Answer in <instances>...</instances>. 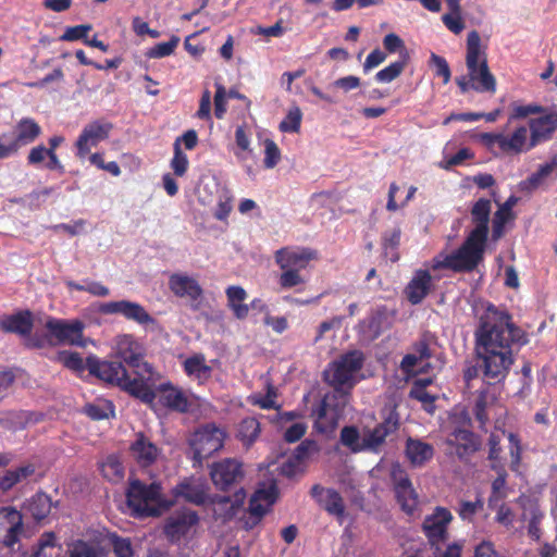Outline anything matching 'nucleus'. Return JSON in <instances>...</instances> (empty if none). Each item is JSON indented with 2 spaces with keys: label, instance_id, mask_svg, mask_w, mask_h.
I'll return each instance as SVG.
<instances>
[{
  "label": "nucleus",
  "instance_id": "nucleus-1",
  "mask_svg": "<svg viewBox=\"0 0 557 557\" xmlns=\"http://www.w3.org/2000/svg\"><path fill=\"white\" fill-rule=\"evenodd\" d=\"M474 339L479 362L463 370V380L468 386L481 373L488 383L504 381L515 362L513 348H520L529 342L524 331L512 322L511 314L492 302H487L479 318Z\"/></svg>",
  "mask_w": 557,
  "mask_h": 557
},
{
  "label": "nucleus",
  "instance_id": "nucleus-2",
  "mask_svg": "<svg viewBox=\"0 0 557 557\" xmlns=\"http://www.w3.org/2000/svg\"><path fill=\"white\" fill-rule=\"evenodd\" d=\"M324 381L333 387L322 400L317 424L323 432H332L345 418L348 404V352L329 364L323 372Z\"/></svg>",
  "mask_w": 557,
  "mask_h": 557
},
{
  "label": "nucleus",
  "instance_id": "nucleus-3",
  "mask_svg": "<svg viewBox=\"0 0 557 557\" xmlns=\"http://www.w3.org/2000/svg\"><path fill=\"white\" fill-rule=\"evenodd\" d=\"M466 66L467 75L456 77L461 94L469 90L492 95L496 92V78L490 70L487 54L481 47V37L476 30H471L467 37Z\"/></svg>",
  "mask_w": 557,
  "mask_h": 557
},
{
  "label": "nucleus",
  "instance_id": "nucleus-4",
  "mask_svg": "<svg viewBox=\"0 0 557 557\" xmlns=\"http://www.w3.org/2000/svg\"><path fill=\"white\" fill-rule=\"evenodd\" d=\"M86 368L91 375L121 387L144 403L151 404L156 398L148 383L131 379L121 361H102L95 356H89L86 358Z\"/></svg>",
  "mask_w": 557,
  "mask_h": 557
},
{
  "label": "nucleus",
  "instance_id": "nucleus-5",
  "mask_svg": "<svg viewBox=\"0 0 557 557\" xmlns=\"http://www.w3.org/2000/svg\"><path fill=\"white\" fill-rule=\"evenodd\" d=\"M128 507L136 517H159L175 504V499L162 496V486L158 482L145 484L132 480L126 492Z\"/></svg>",
  "mask_w": 557,
  "mask_h": 557
},
{
  "label": "nucleus",
  "instance_id": "nucleus-6",
  "mask_svg": "<svg viewBox=\"0 0 557 557\" xmlns=\"http://www.w3.org/2000/svg\"><path fill=\"white\" fill-rule=\"evenodd\" d=\"M486 239L469 234L461 246L443 260H436L434 269H448L456 273L474 271L484 259Z\"/></svg>",
  "mask_w": 557,
  "mask_h": 557
},
{
  "label": "nucleus",
  "instance_id": "nucleus-7",
  "mask_svg": "<svg viewBox=\"0 0 557 557\" xmlns=\"http://www.w3.org/2000/svg\"><path fill=\"white\" fill-rule=\"evenodd\" d=\"M226 433L214 423H207L197 428L189 436L188 444L193 451V459L201 463L222 449Z\"/></svg>",
  "mask_w": 557,
  "mask_h": 557
},
{
  "label": "nucleus",
  "instance_id": "nucleus-8",
  "mask_svg": "<svg viewBox=\"0 0 557 557\" xmlns=\"http://www.w3.org/2000/svg\"><path fill=\"white\" fill-rule=\"evenodd\" d=\"M116 357L134 370V379L141 382L152 380L153 371L150 363L145 361L144 348L132 335H122L116 341Z\"/></svg>",
  "mask_w": 557,
  "mask_h": 557
},
{
  "label": "nucleus",
  "instance_id": "nucleus-9",
  "mask_svg": "<svg viewBox=\"0 0 557 557\" xmlns=\"http://www.w3.org/2000/svg\"><path fill=\"white\" fill-rule=\"evenodd\" d=\"M454 520L451 511L442 506H436L432 513L426 515L421 524V531L431 549L440 552L449 539V525Z\"/></svg>",
  "mask_w": 557,
  "mask_h": 557
},
{
  "label": "nucleus",
  "instance_id": "nucleus-10",
  "mask_svg": "<svg viewBox=\"0 0 557 557\" xmlns=\"http://www.w3.org/2000/svg\"><path fill=\"white\" fill-rule=\"evenodd\" d=\"M209 490L210 487L207 483L194 478H185L173 487L172 494L175 499L183 498L185 502L196 506H202L208 502L211 504L230 502L228 496H214L211 498Z\"/></svg>",
  "mask_w": 557,
  "mask_h": 557
},
{
  "label": "nucleus",
  "instance_id": "nucleus-11",
  "mask_svg": "<svg viewBox=\"0 0 557 557\" xmlns=\"http://www.w3.org/2000/svg\"><path fill=\"white\" fill-rule=\"evenodd\" d=\"M391 479L394 485L396 500L401 510L408 516H413L418 510L419 498L406 470L399 465L393 466Z\"/></svg>",
  "mask_w": 557,
  "mask_h": 557
},
{
  "label": "nucleus",
  "instance_id": "nucleus-12",
  "mask_svg": "<svg viewBox=\"0 0 557 557\" xmlns=\"http://www.w3.org/2000/svg\"><path fill=\"white\" fill-rule=\"evenodd\" d=\"M99 311L103 314H121L125 319L134 321L151 330L159 327L158 321L138 302L119 300L102 304Z\"/></svg>",
  "mask_w": 557,
  "mask_h": 557
},
{
  "label": "nucleus",
  "instance_id": "nucleus-13",
  "mask_svg": "<svg viewBox=\"0 0 557 557\" xmlns=\"http://www.w3.org/2000/svg\"><path fill=\"white\" fill-rule=\"evenodd\" d=\"M243 463L235 458H225L213 462L210 467V478L220 491H227L244 479Z\"/></svg>",
  "mask_w": 557,
  "mask_h": 557
},
{
  "label": "nucleus",
  "instance_id": "nucleus-14",
  "mask_svg": "<svg viewBox=\"0 0 557 557\" xmlns=\"http://www.w3.org/2000/svg\"><path fill=\"white\" fill-rule=\"evenodd\" d=\"M115 557H134L132 541L115 533L108 536ZM69 557H100L97 547L88 542L78 540L67 550Z\"/></svg>",
  "mask_w": 557,
  "mask_h": 557
},
{
  "label": "nucleus",
  "instance_id": "nucleus-15",
  "mask_svg": "<svg viewBox=\"0 0 557 557\" xmlns=\"http://www.w3.org/2000/svg\"><path fill=\"white\" fill-rule=\"evenodd\" d=\"M85 324L79 320L65 321L50 318L46 322V329L57 344L85 347L83 337Z\"/></svg>",
  "mask_w": 557,
  "mask_h": 557
},
{
  "label": "nucleus",
  "instance_id": "nucleus-16",
  "mask_svg": "<svg viewBox=\"0 0 557 557\" xmlns=\"http://www.w3.org/2000/svg\"><path fill=\"white\" fill-rule=\"evenodd\" d=\"M199 523L195 510L183 508L171 513L164 522L163 533L171 542H178Z\"/></svg>",
  "mask_w": 557,
  "mask_h": 557
},
{
  "label": "nucleus",
  "instance_id": "nucleus-17",
  "mask_svg": "<svg viewBox=\"0 0 557 557\" xmlns=\"http://www.w3.org/2000/svg\"><path fill=\"white\" fill-rule=\"evenodd\" d=\"M112 123L104 120H96L88 123L76 140L77 156L85 158L100 141L106 140L112 131Z\"/></svg>",
  "mask_w": 557,
  "mask_h": 557
},
{
  "label": "nucleus",
  "instance_id": "nucleus-18",
  "mask_svg": "<svg viewBox=\"0 0 557 557\" xmlns=\"http://www.w3.org/2000/svg\"><path fill=\"white\" fill-rule=\"evenodd\" d=\"M275 262L281 269H306L310 261L318 259V252L305 247H283L275 251Z\"/></svg>",
  "mask_w": 557,
  "mask_h": 557
},
{
  "label": "nucleus",
  "instance_id": "nucleus-19",
  "mask_svg": "<svg viewBox=\"0 0 557 557\" xmlns=\"http://www.w3.org/2000/svg\"><path fill=\"white\" fill-rule=\"evenodd\" d=\"M447 446L460 460H465L478 451L481 441L478 435L467 429L457 428L446 438Z\"/></svg>",
  "mask_w": 557,
  "mask_h": 557
},
{
  "label": "nucleus",
  "instance_id": "nucleus-20",
  "mask_svg": "<svg viewBox=\"0 0 557 557\" xmlns=\"http://www.w3.org/2000/svg\"><path fill=\"white\" fill-rule=\"evenodd\" d=\"M0 530L4 531L1 542L13 547L23 532V516L14 507H0Z\"/></svg>",
  "mask_w": 557,
  "mask_h": 557
},
{
  "label": "nucleus",
  "instance_id": "nucleus-21",
  "mask_svg": "<svg viewBox=\"0 0 557 557\" xmlns=\"http://www.w3.org/2000/svg\"><path fill=\"white\" fill-rule=\"evenodd\" d=\"M311 496L330 515L335 516L341 522L345 517L344 499L339 493L333 488H324L315 484L310 490Z\"/></svg>",
  "mask_w": 557,
  "mask_h": 557
},
{
  "label": "nucleus",
  "instance_id": "nucleus-22",
  "mask_svg": "<svg viewBox=\"0 0 557 557\" xmlns=\"http://www.w3.org/2000/svg\"><path fill=\"white\" fill-rule=\"evenodd\" d=\"M529 147H535L552 138L557 129V112H550L543 116L531 119Z\"/></svg>",
  "mask_w": 557,
  "mask_h": 557
},
{
  "label": "nucleus",
  "instance_id": "nucleus-23",
  "mask_svg": "<svg viewBox=\"0 0 557 557\" xmlns=\"http://www.w3.org/2000/svg\"><path fill=\"white\" fill-rule=\"evenodd\" d=\"M169 288L175 296L188 298L193 302H198L203 294L202 287L195 278L181 273H174L170 276Z\"/></svg>",
  "mask_w": 557,
  "mask_h": 557
},
{
  "label": "nucleus",
  "instance_id": "nucleus-24",
  "mask_svg": "<svg viewBox=\"0 0 557 557\" xmlns=\"http://www.w3.org/2000/svg\"><path fill=\"white\" fill-rule=\"evenodd\" d=\"M432 288V276L428 270H417L405 287V296L411 305H419Z\"/></svg>",
  "mask_w": 557,
  "mask_h": 557
},
{
  "label": "nucleus",
  "instance_id": "nucleus-25",
  "mask_svg": "<svg viewBox=\"0 0 557 557\" xmlns=\"http://www.w3.org/2000/svg\"><path fill=\"white\" fill-rule=\"evenodd\" d=\"M398 426V414L396 412H389L383 422L364 435L363 447L370 450H376L389 434L397 431Z\"/></svg>",
  "mask_w": 557,
  "mask_h": 557
},
{
  "label": "nucleus",
  "instance_id": "nucleus-26",
  "mask_svg": "<svg viewBox=\"0 0 557 557\" xmlns=\"http://www.w3.org/2000/svg\"><path fill=\"white\" fill-rule=\"evenodd\" d=\"M160 403L172 411L187 412L190 401L187 395L178 387L170 383H163L159 386Z\"/></svg>",
  "mask_w": 557,
  "mask_h": 557
},
{
  "label": "nucleus",
  "instance_id": "nucleus-27",
  "mask_svg": "<svg viewBox=\"0 0 557 557\" xmlns=\"http://www.w3.org/2000/svg\"><path fill=\"white\" fill-rule=\"evenodd\" d=\"M34 326L33 314L29 310L0 318V330L20 336H28Z\"/></svg>",
  "mask_w": 557,
  "mask_h": 557
},
{
  "label": "nucleus",
  "instance_id": "nucleus-28",
  "mask_svg": "<svg viewBox=\"0 0 557 557\" xmlns=\"http://www.w3.org/2000/svg\"><path fill=\"white\" fill-rule=\"evenodd\" d=\"M491 210L492 205L490 199L480 198L473 203L471 208V219L475 226L469 234L487 240Z\"/></svg>",
  "mask_w": 557,
  "mask_h": 557
},
{
  "label": "nucleus",
  "instance_id": "nucleus-29",
  "mask_svg": "<svg viewBox=\"0 0 557 557\" xmlns=\"http://www.w3.org/2000/svg\"><path fill=\"white\" fill-rule=\"evenodd\" d=\"M405 454L411 466L420 468L433 458L434 447L421 440L408 437Z\"/></svg>",
  "mask_w": 557,
  "mask_h": 557
},
{
  "label": "nucleus",
  "instance_id": "nucleus-30",
  "mask_svg": "<svg viewBox=\"0 0 557 557\" xmlns=\"http://www.w3.org/2000/svg\"><path fill=\"white\" fill-rule=\"evenodd\" d=\"M276 487L257 490L249 500V513L256 519V523L267 513V510L276 499Z\"/></svg>",
  "mask_w": 557,
  "mask_h": 557
},
{
  "label": "nucleus",
  "instance_id": "nucleus-31",
  "mask_svg": "<svg viewBox=\"0 0 557 557\" xmlns=\"http://www.w3.org/2000/svg\"><path fill=\"white\" fill-rule=\"evenodd\" d=\"M529 129L527 126H518L510 135L503 134V153L517 156L531 150L529 147Z\"/></svg>",
  "mask_w": 557,
  "mask_h": 557
},
{
  "label": "nucleus",
  "instance_id": "nucleus-32",
  "mask_svg": "<svg viewBox=\"0 0 557 557\" xmlns=\"http://www.w3.org/2000/svg\"><path fill=\"white\" fill-rule=\"evenodd\" d=\"M131 450L141 467L150 466L154 462L158 456L157 446L143 434H139L136 441L132 444Z\"/></svg>",
  "mask_w": 557,
  "mask_h": 557
},
{
  "label": "nucleus",
  "instance_id": "nucleus-33",
  "mask_svg": "<svg viewBox=\"0 0 557 557\" xmlns=\"http://www.w3.org/2000/svg\"><path fill=\"white\" fill-rule=\"evenodd\" d=\"M36 471L33 463H26L15 469H9L0 473V491L5 493L16 484L32 476Z\"/></svg>",
  "mask_w": 557,
  "mask_h": 557
},
{
  "label": "nucleus",
  "instance_id": "nucleus-34",
  "mask_svg": "<svg viewBox=\"0 0 557 557\" xmlns=\"http://www.w3.org/2000/svg\"><path fill=\"white\" fill-rule=\"evenodd\" d=\"M430 384H432V379L416 380L410 388L409 397L420 401L425 411H428L429 413H433L435 410L434 403L436 400V396L431 395L426 391V387Z\"/></svg>",
  "mask_w": 557,
  "mask_h": 557
},
{
  "label": "nucleus",
  "instance_id": "nucleus-35",
  "mask_svg": "<svg viewBox=\"0 0 557 557\" xmlns=\"http://www.w3.org/2000/svg\"><path fill=\"white\" fill-rule=\"evenodd\" d=\"M41 133L40 126L33 119H22L12 134L20 147L33 143Z\"/></svg>",
  "mask_w": 557,
  "mask_h": 557
},
{
  "label": "nucleus",
  "instance_id": "nucleus-36",
  "mask_svg": "<svg viewBox=\"0 0 557 557\" xmlns=\"http://www.w3.org/2000/svg\"><path fill=\"white\" fill-rule=\"evenodd\" d=\"M226 296L230 308L237 319H245L248 315L249 308L244 304L247 294L240 286H230L226 289Z\"/></svg>",
  "mask_w": 557,
  "mask_h": 557
},
{
  "label": "nucleus",
  "instance_id": "nucleus-37",
  "mask_svg": "<svg viewBox=\"0 0 557 557\" xmlns=\"http://www.w3.org/2000/svg\"><path fill=\"white\" fill-rule=\"evenodd\" d=\"M184 369L188 375L195 376L199 382L206 381L211 376L212 369L206 364L202 355L189 357L184 362Z\"/></svg>",
  "mask_w": 557,
  "mask_h": 557
},
{
  "label": "nucleus",
  "instance_id": "nucleus-38",
  "mask_svg": "<svg viewBox=\"0 0 557 557\" xmlns=\"http://www.w3.org/2000/svg\"><path fill=\"white\" fill-rule=\"evenodd\" d=\"M27 508L32 517L35 520L40 521L48 517V515L50 513L52 508V502L50 496H48L47 494L37 493L30 498Z\"/></svg>",
  "mask_w": 557,
  "mask_h": 557
},
{
  "label": "nucleus",
  "instance_id": "nucleus-39",
  "mask_svg": "<svg viewBox=\"0 0 557 557\" xmlns=\"http://www.w3.org/2000/svg\"><path fill=\"white\" fill-rule=\"evenodd\" d=\"M409 52H403V59H398L397 61L391 63L388 66L379 71L375 74V79L379 83H391L395 78H397L405 70L409 62Z\"/></svg>",
  "mask_w": 557,
  "mask_h": 557
},
{
  "label": "nucleus",
  "instance_id": "nucleus-40",
  "mask_svg": "<svg viewBox=\"0 0 557 557\" xmlns=\"http://www.w3.org/2000/svg\"><path fill=\"white\" fill-rule=\"evenodd\" d=\"M102 475L110 482L116 483L124 478V467L120 458L115 455H110L101 463Z\"/></svg>",
  "mask_w": 557,
  "mask_h": 557
},
{
  "label": "nucleus",
  "instance_id": "nucleus-41",
  "mask_svg": "<svg viewBox=\"0 0 557 557\" xmlns=\"http://www.w3.org/2000/svg\"><path fill=\"white\" fill-rule=\"evenodd\" d=\"M401 237V228L400 226H395L391 231H387L383 234V249L386 257L391 259V261L395 262L399 259V255L397 249L400 244Z\"/></svg>",
  "mask_w": 557,
  "mask_h": 557
},
{
  "label": "nucleus",
  "instance_id": "nucleus-42",
  "mask_svg": "<svg viewBox=\"0 0 557 557\" xmlns=\"http://www.w3.org/2000/svg\"><path fill=\"white\" fill-rule=\"evenodd\" d=\"M260 434V423L256 418L242 420L238 428V437L247 446L251 445Z\"/></svg>",
  "mask_w": 557,
  "mask_h": 557
},
{
  "label": "nucleus",
  "instance_id": "nucleus-43",
  "mask_svg": "<svg viewBox=\"0 0 557 557\" xmlns=\"http://www.w3.org/2000/svg\"><path fill=\"white\" fill-rule=\"evenodd\" d=\"M338 87L344 88L345 90H347L348 89V77H342V78L335 81L333 84H331L326 88L325 92H323L322 90H320L315 86L311 87V91H312L313 95H315L317 97H319L320 99H322L324 101L337 102L339 97L337 95L336 89Z\"/></svg>",
  "mask_w": 557,
  "mask_h": 557
},
{
  "label": "nucleus",
  "instance_id": "nucleus-44",
  "mask_svg": "<svg viewBox=\"0 0 557 557\" xmlns=\"http://www.w3.org/2000/svg\"><path fill=\"white\" fill-rule=\"evenodd\" d=\"M484 507V502L481 497H476L474 502L461 500L457 509L458 516L462 521L472 522L474 516Z\"/></svg>",
  "mask_w": 557,
  "mask_h": 557
},
{
  "label": "nucleus",
  "instance_id": "nucleus-45",
  "mask_svg": "<svg viewBox=\"0 0 557 557\" xmlns=\"http://www.w3.org/2000/svg\"><path fill=\"white\" fill-rule=\"evenodd\" d=\"M302 113L298 107L292 108L285 119L280 123V131L284 133H297L300 128Z\"/></svg>",
  "mask_w": 557,
  "mask_h": 557
},
{
  "label": "nucleus",
  "instance_id": "nucleus-46",
  "mask_svg": "<svg viewBox=\"0 0 557 557\" xmlns=\"http://www.w3.org/2000/svg\"><path fill=\"white\" fill-rule=\"evenodd\" d=\"M180 42V38L173 36L169 41L159 42L148 50L146 55L151 59H160L172 54Z\"/></svg>",
  "mask_w": 557,
  "mask_h": 557
},
{
  "label": "nucleus",
  "instance_id": "nucleus-47",
  "mask_svg": "<svg viewBox=\"0 0 557 557\" xmlns=\"http://www.w3.org/2000/svg\"><path fill=\"white\" fill-rule=\"evenodd\" d=\"M84 412L92 420H103L113 414V406L110 401L103 404H87L84 407Z\"/></svg>",
  "mask_w": 557,
  "mask_h": 557
},
{
  "label": "nucleus",
  "instance_id": "nucleus-48",
  "mask_svg": "<svg viewBox=\"0 0 557 557\" xmlns=\"http://www.w3.org/2000/svg\"><path fill=\"white\" fill-rule=\"evenodd\" d=\"M507 474L497 475L492 482V493L488 497L487 504L491 509L495 508L497 503L506 497L504 488L506 486Z\"/></svg>",
  "mask_w": 557,
  "mask_h": 557
},
{
  "label": "nucleus",
  "instance_id": "nucleus-49",
  "mask_svg": "<svg viewBox=\"0 0 557 557\" xmlns=\"http://www.w3.org/2000/svg\"><path fill=\"white\" fill-rule=\"evenodd\" d=\"M283 272L280 275L278 283L282 288H292L298 285H301L306 282L302 275H300V271L296 269H282Z\"/></svg>",
  "mask_w": 557,
  "mask_h": 557
},
{
  "label": "nucleus",
  "instance_id": "nucleus-50",
  "mask_svg": "<svg viewBox=\"0 0 557 557\" xmlns=\"http://www.w3.org/2000/svg\"><path fill=\"white\" fill-rule=\"evenodd\" d=\"M91 28L92 26L90 24H82L67 27L60 39L63 41H85V39H87V34L91 30Z\"/></svg>",
  "mask_w": 557,
  "mask_h": 557
},
{
  "label": "nucleus",
  "instance_id": "nucleus-51",
  "mask_svg": "<svg viewBox=\"0 0 557 557\" xmlns=\"http://www.w3.org/2000/svg\"><path fill=\"white\" fill-rule=\"evenodd\" d=\"M508 441H509V454L511 458V465L510 468L512 471H517L521 461V454H522V447H521V441L519 436L515 433L508 434Z\"/></svg>",
  "mask_w": 557,
  "mask_h": 557
},
{
  "label": "nucleus",
  "instance_id": "nucleus-52",
  "mask_svg": "<svg viewBox=\"0 0 557 557\" xmlns=\"http://www.w3.org/2000/svg\"><path fill=\"white\" fill-rule=\"evenodd\" d=\"M173 172L177 176H183L186 173L188 166V159L181 150L178 139L174 144V157L171 161Z\"/></svg>",
  "mask_w": 557,
  "mask_h": 557
},
{
  "label": "nucleus",
  "instance_id": "nucleus-53",
  "mask_svg": "<svg viewBox=\"0 0 557 557\" xmlns=\"http://www.w3.org/2000/svg\"><path fill=\"white\" fill-rule=\"evenodd\" d=\"M486 406H487V394L485 391H482L479 393V395L475 399V403H474V407H473L474 417L481 426H484L488 422Z\"/></svg>",
  "mask_w": 557,
  "mask_h": 557
},
{
  "label": "nucleus",
  "instance_id": "nucleus-54",
  "mask_svg": "<svg viewBox=\"0 0 557 557\" xmlns=\"http://www.w3.org/2000/svg\"><path fill=\"white\" fill-rule=\"evenodd\" d=\"M264 147V166L267 169H273L281 160V151L277 145L272 139H265Z\"/></svg>",
  "mask_w": 557,
  "mask_h": 557
},
{
  "label": "nucleus",
  "instance_id": "nucleus-55",
  "mask_svg": "<svg viewBox=\"0 0 557 557\" xmlns=\"http://www.w3.org/2000/svg\"><path fill=\"white\" fill-rule=\"evenodd\" d=\"M444 25L454 34H460L465 28V22L461 17L460 11H449L442 16Z\"/></svg>",
  "mask_w": 557,
  "mask_h": 557
},
{
  "label": "nucleus",
  "instance_id": "nucleus-56",
  "mask_svg": "<svg viewBox=\"0 0 557 557\" xmlns=\"http://www.w3.org/2000/svg\"><path fill=\"white\" fill-rule=\"evenodd\" d=\"M473 557H507L496 549L495 543L490 540H483L475 545Z\"/></svg>",
  "mask_w": 557,
  "mask_h": 557
},
{
  "label": "nucleus",
  "instance_id": "nucleus-57",
  "mask_svg": "<svg viewBox=\"0 0 557 557\" xmlns=\"http://www.w3.org/2000/svg\"><path fill=\"white\" fill-rule=\"evenodd\" d=\"M430 344H431V335H430V333H424L412 345V350H413L412 354L416 355L421 361L430 359L432 357Z\"/></svg>",
  "mask_w": 557,
  "mask_h": 557
},
{
  "label": "nucleus",
  "instance_id": "nucleus-58",
  "mask_svg": "<svg viewBox=\"0 0 557 557\" xmlns=\"http://www.w3.org/2000/svg\"><path fill=\"white\" fill-rule=\"evenodd\" d=\"M383 46L385 50L389 53H399V59H403V52H408L404 40L396 34L391 33L387 34L383 39Z\"/></svg>",
  "mask_w": 557,
  "mask_h": 557
},
{
  "label": "nucleus",
  "instance_id": "nucleus-59",
  "mask_svg": "<svg viewBox=\"0 0 557 557\" xmlns=\"http://www.w3.org/2000/svg\"><path fill=\"white\" fill-rule=\"evenodd\" d=\"M277 396L276 388L271 384H268V391L264 396L258 397L253 404L258 405L262 409H275L278 411L281 409V405H277L275 398Z\"/></svg>",
  "mask_w": 557,
  "mask_h": 557
},
{
  "label": "nucleus",
  "instance_id": "nucleus-60",
  "mask_svg": "<svg viewBox=\"0 0 557 557\" xmlns=\"http://www.w3.org/2000/svg\"><path fill=\"white\" fill-rule=\"evenodd\" d=\"M431 62L435 66V75L441 76L443 78V83L447 84L450 81L451 72L446 59L435 53H432Z\"/></svg>",
  "mask_w": 557,
  "mask_h": 557
},
{
  "label": "nucleus",
  "instance_id": "nucleus-61",
  "mask_svg": "<svg viewBox=\"0 0 557 557\" xmlns=\"http://www.w3.org/2000/svg\"><path fill=\"white\" fill-rule=\"evenodd\" d=\"M59 358L70 370L81 372L85 369L84 360L77 352H61Z\"/></svg>",
  "mask_w": 557,
  "mask_h": 557
},
{
  "label": "nucleus",
  "instance_id": "nucleus-62",
  "mask_svg": "<svg viewBox=\"0 0 557 557\" xmlns=\"http://www.w3.org/2000/svg\"><path fill=\"white\" fill-rule=\"evenodd\" d=\"M20 149L12 134H3L0 136V159L8 158Z\"/></svg>",
  "mask_w": 557,
  "mask_h": 557
},
{
  "label": "nucleus",
  "instance_id": "nucleus-63",
  "mask_svg": "<svg viewBox=\"0 0 557 557\" xmlns=\"http://www.w3.org/2000/svg\"><path fill=\"white\" fill-rule=\"evenodd\" d=\"M364 361L363 354L359 350H350V388L359 382L358 371L362 368Z\"/></svg>",
  "mask_w": 557,
  "mask_h": 557
},
{
  "label": "nucleus",
  "instance_id": "nucleus-64",
  "mask_svg": "<svg viewBox=\"0 0 557 557\" xmlns=\"http://www.w3.org/2000/svg\"><path fill=\"white\" fill-rule=\"evenodd\" d=\"M550 174V166H548L546 163L542 164L536 172L532 173L524 181V184L532 189L537 188L543 182V180Z\"/></svg>",
  "mask_w": 557,
  "mask_h": 557
}]
</instances>
